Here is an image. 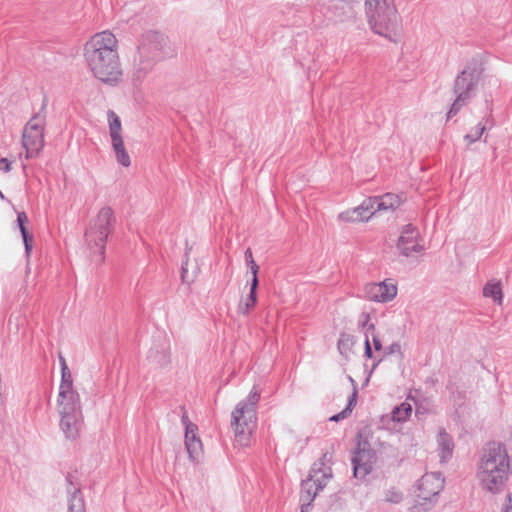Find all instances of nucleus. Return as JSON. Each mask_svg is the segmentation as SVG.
Segmentation results:
<instances>
[{
    "label": "nucleus",
    "instance_id": "1",
    "mask_svg": "<svg viewBox=\"0 0 512 512\" xmlns=\"http://www.w3.org/2000/svg\"><path fill=\"white\" fill-rule=\"evenodd\" d=\"M83 51L85 62L96 79L112 86L121 82L123 71L118 40L112 32L105 30L94 34L85 43Z\"/></svg>",
    "mask_w": 512,
    "mask_h": 512
},
{
    "label": "nucleus",
    "instance_id": "2",
    "mask_svg": "<svg viewBox=\"0 0 512 512\" xmlns=\"http://www.w3.org/2000/svg\"><path fill=\"white\" fill-rule=\"evenodd\" d=\"M509 471L510 457L506 447L497 442L488 443L477 468L481 488L493 494L501 492L508 480Z\"/></svg>",
    "mask_w": 512,
    "mask_h": 512
},
{
    "label": "nucleus",
    "instance_id": "3",
    "mask_svg": "<svg viewBox=\"0 0 512 512\" xmlns=\"http://www.w3.org/2000/svg\"><path fill=\"white\" fill-rule=\"evenodd\" d=\"M168 44V38L159 31L149 30L141 35L131 70L135 85L142 83L154 66L170 55Z\"/></svg>",
    "mask_w": 512,
    "mask_h": 512
},
{
    "label": "nucleus",
    "instance_id": "4",
    "mask_svg": "<svg viewBox=\"0 0 512 512\" xmlns=\"http://www.w3.org/2000/svg\"><path fill=\"white\" fill-rule=\"evenodd\" d=\"M116 217L111 207L101 208L93 217L85 231V245L91 260L100 265L105 260V248L108 236L114 231Z\"/></svg>",
    "mask_w": 512,
    "mask_h": 512
},
{
    "label": "nucleus",
    "instance_id": "5",
    "mask_svg": "<svg viewBox=\"0 0 512 512\" xmlns=\"http://www.w3.org/2000/svg\"><path fill=\"white\" fill-rule=\"evenodd\" d=\"M260 400V391L254 386L245 400L240 401L232 412L231 426L236 442L247 446L256 427L257 404Z\"/></svg>",
    "mask_w": 512,
    "mask_h": 512
},
{
    "label": "nucleus",
    "instance_id": "6",
    "mask_svg": "<svg viewBox=\"0 0 512 512\" xmlns=\"http://www.w3.org/2000/svg\"><path fill=\"white\" fill-rule=\"evenodd\" d=\"M480 79L476 68L467 66L455 78L453 84L454 101L447 112V119L456 116L474 97Z\"/></svg>",
    "mask_w": 512,
    "mask_h": 512
},
{
    "label": "nucleus",
    "instance_id": "7",
    "mask_svg": "<svg viewBox=\"0 0 512 512\" xmlns=\"http://www.w3.org/2000/svg\"><path fill=\"white\" fill-rule=\"evenodd\" d=\"M60 415V428L67 439L79 437L83 425V414L80 398L57 401Z\"/></svg>",
    "mask_w": 512,
    "mask_h": 512
},
{
    "label": "nucleus",
    "instance_id": "8",
    "mask_svg": "<svg viewBox=\"0 0 512 512\" xmlns=\"http://www.w3.org/2000/svg\"><path fill=\"white\" fill-rule=\"evenodd\" d=\"M326 460H329L327 453L313 464L308 478L301 482L300 501H314L318 492L327 485L332 469L326 465Z\"/></svg>",
    "mask_w": 512,
    "mask_h": 512
},
{
    "label": "nucleus",
    "instance_id": "9",
    "mask_svg": "<svg viewBox=\"0 0 512 512\" xmlns=\"http://www.w3.org/2000/svg\"><path fill=\"white\" fill-rule=\"evenodd\" d=\"M45 116L35 114L23 129L22 145L26 150V158L37 157L44 147Z\"/></svg>",
    "mask_w": 512,
    "mask_h": 512
},
{
    "label": "nucleus",
    "instance_id": "10",
    "mask_svg": "<svg viewBox=\"0 0 512 512\" xmlns=\"http://www.w3.org/2000/svg\"><path fill=\"white\" fill-rule=\"evenodd\" d=\"M107 119L111 145L115 153L116 160L123 167H129L131 165V159L124 145L121 120L113 110H109L107 112Z\"/></svg>",
    "mask_w": 512,
    "mask_h": 512
},
{
    "label": "nucleus",
    "instance_id": "11",
    "mask_svg": "<svg viewBox=\"0 0 512 512\" xmlns=\"http://www.w3.org/2000/svg\"><path fill=\"white\" fill-rule=\"evenodd\" d=\"M324 7L323 15L334 22H355L357 19L356 5L361 1H335Z\"/></svg>",
    "mask_w": 512,
    "mask_h": 512
},
{
    "label": "nucleus",
    "instance_id": "12",
    "mask_svg": "<svg viewBox=\"0 0 512 512\" xmlns=\"http://www.w3.org/2000/svg\"><path fill=\"white\" fill-rule=\"evenodd\" d=\"M443 488V480L437 473H426L418 481L416 496L423 501L420 504L431 503Z\"/></svg>",
    "mask_w": 512,
    "mask_h": 512
},
{
    "label": "nucleus",
    "instance_id": "13",
    "mask_svg": "<svg viewBox=\"0 0 512 512\" xmlns=\"http://www.w3.org/2000/svg\"><path fill=\"white\" fill-rule=\"evenodd\" d=\"M68 512H85V501L77 472L68 473L65 478Z\"/></svg>",
    "mask_w": 512,
    "mask_h": 512
},
{
    "label": "nucleus",
    "instance_id": "14",
    "mask_svg": "<svg viewBox=\"0 0 512 512\" xmlns=\"http://www.w3.org/2000/svg\"><path fill=\"white\" fill-rule=\"evenodd\" d=\"M363 297L369 301L385 303L393 300L397 295V286L388 281L367 283L363 288Z\"/></svg>",
    "mask_w": 512,
    "mask_h": 512
},
{
    "label": "nucleus",
    "instance_id": "15",
    "mask_svg": "<svg viewBox=\"0 0 512 512\" xmlns=\"http://www.w3.org/2000/svg\"><path fill=\"white\" fill-rule=\"evenodd\" d=\"M419 231L412 224L403 227L401 235L397 242V248L400 253L406 257L419 253L423 250V246L419 243Z\"/></svg>",
    "mask_w": 512,
    "mask_h": 512
},
{
    "label": "nucleus",
    "instance_id": "16",
    "mask_svg": "<svg viewBox=\"0 0 512 512\" xmlns=\"http://www.w3.org/2000/svg\"><path fill=\"white\" fill-rule=\"evenodd\" d=\"M494 125L492 101L485 99V111L481 120L464 136V140L468 144H473L479 141L484 132L492 129Z\"/></svg>",
    "mask_w": 512,
    "mask_h": 512
},
{
    "label": "nucleus",
    "instance_id": "17",
    "mask_svg": "<svg viewBox=\"0 0 512 512\" xmlns=\"http://www.w3.org/2000/svg\"><path fill=\"white\" fill-rule=\"evenodd\" d=\"M376 461L373 450L358 448L352 457L354 476L359 479L365 478L372 470Z\"/></svg>",
    "mask_w": 512,
    "mask_h": 512
},
{
    "label": "nucleus",
    "instance_id": "18",
    "mask_svg": "<svg viewBox=\"0 0 512 512\" xmlns=\"http://www.w3.org/2000/svg\"><path fill=\"white\" fill-rule=\"evenodd\" d=\"M374 215V209L369 198L365 199L359 206L339 213L338 219L343 222L367 221Z\"/></svg>",
    "mask_w": 512,
    "mask_h": 512
},
{
    "label": "nucleus",
    "instance_id": "19",
    "mask_svg": "<svg viewBox=\"0 0 512 512\" xmlns=\"http://www.w3.org/2000/svg\"><path fill=\"white\" fill-rule=\"evenodd\" d=\"M77 398H80V396L73 387L72 374L68 367H64V369H61V383L59 386L57 401Z\"/></svg>",
    "mask_w": 512,
    "mask_h": 512
},
{
    "label": "nucleus",
    "instance_id": "20",
    "mask_svg": "<svg viewBox=\"0 0 512 512\" xmlns=\"http://www.w3.org/2000/svg\"><path fill=\"white\" fill-rule=\"evenodd\" d=\"M369 200L374 209V214L378 211L394 210L401 204L400 197L393 193H386L382 196L369 197Z\"/></svg>",
    "mask_w": 512,
    "mask_h": 512
},
{
    "label": "nucleus",
    "instance_id": "21",
    "mask_svg": "<svg viewBox=\"0 0 512 512\" xmlns=\"http://www.w3.org/2000/svg\"><path fill=\"white\" fill-rule=\"evenodd\" d=\"M437 444L440 461L447 462L453 455L454 442L452 437L444 429L439 430Z\"/></svg>",
    "mask_w": 512,
    "mask_h": 512
},
{
    "label": "nucleus",
    "instance_id": "22",
    "mask_svg": "<svg viewBox=\"0 0 512 512\" xmlns=\"http://www.w3.org/2000/svg\"><path fill=\"white\" fill-rule=\"evenodd\" d=\"M258 284H259L258 277H253V279L251 281V285H250L249 294L247 295L246 299L244 301L240 302L238 305L239 313L246 315L256 305V302H257L256 291L258 288Z\"/></svg>",
    "mask_w": 512,
    "mask_h": 512
},
{
    "label": "nucleus",
    "instance_id": "23",
    "mask_svg": "<svg viewBox=\"0 0 512 512\" xmlns=\"http://www.w3.org/2000/svg\"><path fill=\"white\" fill-rule=\"evenodd\" d=\"M411 413L412 405L407 401L402 402L391 411V420L393 422L403 423L410 417Z\"/></svg>",
    "mask_w": 512,
    "mask_h": 512
},
{
    "label": "nucleus",
    "instance_id": "24",
    "mask_svg": "<svg viewBox=\"0 0 512 512\" xmlns=\"http://www.w3.org/2000/svg\"><path fill=\"white\" fill-rule=\"evenodd\" d=\"M483 295L492 298L494 302L501 305L503 302V292L500 282H488L483 288Z\"/></svg>",
    "mask_w": 512,
    "mask_h": 512
},
{
    "label": "nucleus",
    "instance_id": "25",
    "mask_svg": "<svg viewBox=\"0 0 512 512\" xmlns=\"http://www.w3.org/2000/svg\"><path fill=\"white\" fill-rule=\"evenodd\" d=\"M353 345H354L353 336L346 334V333L340 334V337H339V340L337 343V348H338L339 353L346 359L349 358V355L352 352Z\"/></svg>",
    "mask_w": 512,
    "mask_h": 512
},
{
    "label": "nucleus",
    "instance_id": "26",
    "mask_svg": "<svg viewBox=\"0 0 512 512\" xmlns=\"http://www.w3.org/2000/svg\"><path fill=\"white\" fill-rule=\"evenodd\" d=\"M356 402H357V390L354 389L353 393L348 398L347 406L341 412L331 416L329 418V420L338 422L340 420L347 418L351 414L353 408L355 407Z\"/></svg>",
    "mask_w": 512,
    "mask_h": 512
},
{
    "label": "nucleus",
    "instance_id": "27",
    "mask_svg": "<svg viewBox=\"0 0 512 512\" xmlns=\"http://www.w3.org/2000/svg\"><path fill=\"white\" fill-rule=\"evenodd\" d=\"M187 452L189 454V458L193 461H199L200 457L202 456V442L201 440H197L194 442H191L190 444L186 445Z\"/></svg>",
    "mask_w": 512,
    "mask_h": 512
},
{
    "label": "nucleus",
    "instance_id": "28",
    "mask_svg": "<svg viewBox=\"0 0 512 512\" xmlns=\"http://www.w3.org/2000/svg\"><path fill=\"white\" fill-rule=\"evenodd\" d=\"M148 359L159 364V365H165L169 362V357L168 355L166 354L165 351H163L162 353H159L158 351H155L153 349H151L148 353Z\"/></svg>",
    "mask_w": 512,
    "mask_h": 512
},
{
    "label": "nucleus",
    "instance_id": "29",
    "mask_svg": "<svg viewBox=\"0 0 512 512\" xmlns=\"http://www.w3.org/2000/svg\"><path fill=\"white\" fill-rule=\"evenodd\" d=\"M244 257H245L246 264L249 266L253 277H258L257 274H258L259 267L253 259L252 251L250 248L246 249V251L244 253Z\"/></svg>",
    "mask_w": 512,
    "mask_h": 512
},
{
    "label": "nucleus",
    "instance_id": "30",
    "mask_svg": "<svg viewBox=\"0 0 512 512\" xmlns=\"http://www.w3.org/2000/svg\"><path fill=\"white\" fill-rule=\"evenodd\" d=\"M198 428L197 425H189L187 426V430H185V446L190 444L191 442L197 441L200 438L197 436Z\"/></svg>",
    "mask_w": 512,
    "mask_h": 512
},
{
    "label": "nucleus",
    "instance_id": "31",
    "mask_svg": "<svg viewBox=\"0 0 512 512\" xmlns=\"http://www.w3.org/2000/svg\"><path fill=\"white\" fill-rule=\"evenodd\" d=\"M402 499H403V494L394 488L388 490L386 493V496H385V500L387 502H391V503H395V504L400 503L402 501Z\"/></svg>",
    "mask_w": 512,
    "mask_h": 512
},
{
    "label": "nucleus",
    "instance_id": "32",
    "mask_svg": "<svg viewBox=\"0 0 512 512\" xmlns=\"http://www.w3.org/2000/svg\"><path fill=\"white\" fill-rule=\"evenodd\" d=\"M17 222L20 229L21 234H25L27 231L25 224L28 222V217L25 212H19L17 215Z\"/></svg>",
    "mask_w": 512,
    "mask_h": 512
},
{
    "label": "nucleus",
    "instance_id": "33",
    "mask_svg": "<svg viewBox=\"0 0 512 512\" xmlns=\"http://www.w3.org/2000/svg\"><path fill=\"white\" fill-rule=\"evenodd\" d=\"M23 238V242L25 245V251L27 254H29L32 250V242L33 237L28 233V231L25 232V234H21Z\"/></svg>",
    "mask_w": 512,
    "mask_h": 512
},
{
    "label": "nucleus",
    "instance_id": "34",
    "mask_svg": "<svg viewBox=\"0 0 512 512\" xmlns=\"http://www.w3.org/2000/svg\"><path fill=\"white\" fill-rule=\"evenodd\" d=\"M187 264H188V259H186V261L182 263V267H181V279H182V282H184V283H189L191 281L190 279H188Z\"/></svg>",
    "mask_w": 512,
    "mask_h": 512
},
{
    "label": "nucleus",
    "instance_id": "35",
    "mask_svg": "<svg viewBox=\"0 0 512 512\" xmlns=\"http://www.w3.org/2000/svg\"><path fill=\"white\" fill-rule=\"evenodd\" d=\"M0 170L7 173L11 171V162L6 158L0 159Z\"/></svg>",
    "mask_w": 512,
    "mask_h": 512
},
{
    "label": "nucleus",
    "instance_id": "36",
    "mask_svg": "<svg viewBox=\"0 0 512 512\" xmlns=\"http://www.w3.org/2000/svg\"><path fill=\"white\" fill-rule=\"evenodd\" d=\"M396 352H401V346L397 342L392 343L390 346L386 348V354H393Z\"/></svg>",
    "mask_w": 512,
    "mask_h": 512
},
{
    "label": "nucleus",
    "instance_id": "37",
    "mask_svg": "<svg viewBox=\"0 0 512 512\" xmlns=\"http://www.w3.org/2000/svg\"><path fill=\"white\" fill-rule=\"evenodd\" d=\"M313 501H300L301 512H310Z\"/></svg>",
    "mask_w": 512,
    "mask_h": 512
},
{
    "label": "nucleus",
    "instance_id": "38",
    "mask_svg": "<svg viewBox=\"0 0 512 512\" xmlns=\"http://www.w3.org/2000/svg\"><path fill=\"white\" fill-rule=\"evenodd\" d=\"M507 503L504 505V509L502 512H512V497L511 494H508L506 497Z\"/></svg>",
    "mask_w": 512,
    "mask_h": 512
},
{
    "label": "nucleus",
    "instance_id": "39",
    "mask_svg": "<svg viewBox=\"0 0 512 512\" xmlns=\"http://www.w3.org/2000/svg\"><path fill=\"white\" fill-rule=\"evenodd\" d=\"M365 356L368 357V358H371L372 357V349H371V345H370V342H369V338L366 336V339H365Z\"/></svg>",
    "mask_w": 512,
    "mask_h": 512
},
{
    "label": "nucleus",
    "instance_id": "40",
    "mask_svg": "<svg viewBox=\"0 0 512 512\" xmlns=\"http://www.w3.org/2000/svg\"><path fill=\"white\" fill-rule=\"evenodd\" d=\"M373 345H374V348L375 350L379 351L382 349V343L380 341V339L376 336H373Z\"/></svg>",
    "mask_w": 512,
    "mask_h": 512
},
{
    "label": "nucleus",
    "instance_id": "41",
    "mask_svg": "<svg viewBox=\"0 0 512 512\" xmlns=\"http://www.w3.org/2000/svg\"><path fill=\"white\" fill-rule=\"evenodd\" d=\"M182 423L185 425V430H187V426L194 425L192 422L189 421V418L186 413L182 416Z\"/></svg>",
    "mask_w": 512,
    "mask_h": 512
},
{
    "label": "nucleus",
    "instance_id": "42",
    "mask_svg": "<svg viewBox=\"0 0 512 512\" xmlns=\"http://www.w3.org/2000/svg\"><path fill=\"white\" fill-rule=\"evenodd\" d=\"M362 317L364 318V320L363 321L360 320L359 324L364 328L368 323L369 315L363 314Z\"/></svg>",
    "mask_w": 512,
    "mask_h": 512
},
{
    "label": "nucleus",
    "instance_id": "43",
    "mask_svg": "<svg viewBox=\"0 0 512 512\" xmlns=\"http://www.w3.org/2000/svg\"><path fill=\"white\" fill-rule=\"evenodd\" d=\"M59 362L61 365V369H64V367H68L65 358L61 354L59 355Z\"/></svg>",
    "mask_w": 512,
    "mask_h": 512
},
{
    "label": "nucleus",
    "instance_id": "44",
    "mask_svg": "<svg viewBox=\"0 0 512 512\" xmlns=\"http://www.w3.org/2000/svg\"><path fill=\"white\" fill-rule=\"evenodd\" d=\"M374 327H375V326H374V324H373V323H371V324H369V325H368V330H373V329H374Z\"/></svg>",
    "mask_w": 512,
    "mask_h": 512
},
{
    "label": "nucleus",
    "instance_id": "45",
    "mask_svg": "<svg viewBox=\"0 0 512 512\" xmlns=\"http://www.w3.org/2000/svg\"><path fill=\"white\" fill-rule=\"evenodd\" d=\"M0 199H1V200H5V199H6V198H5V196H4V194H3L1 191H0Z\"/></svg>",
    "mask_w": 512,
    "mask_h": 512
}]
</instances>
